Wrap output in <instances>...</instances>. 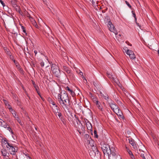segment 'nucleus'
<instances>
[{"label": "nucleus", "mask_w": 159, "mask_h": 159, "mask_svg": "<svg viewBox=\"0 0 159 159\" xmlns=\"http://www.w3.org/2000/svg\"><path fill=\"white\" fill-rule=\"evenodd\" d=\"M57 98L59 103L64 109H68V106L71 104L70 98L65 91L61 92L57 95Z\"/></svg>", "instance_id": "f257e3e1"}, {"label": "nucleus", "mask_w": 159, "mask_h": 159, "mask_svg": "<svg viewBox=\"0 0 159 159\" xmlns=\"http://www.w3.org/2000/svg\"><path fill=\"white\" fill-rule=\"evenodd\" d=\"M51 70L54 75L57 77L60 75V71L59 68L55 64H52L51 65Z\"/></svg>", "instance_id": "f03ea898"}, {"label": "nucleus", "mask_w": 159, "mask_h": 159, "mask_svg": "<svg viewBox=\"0 0 159 159\" xmlns=\"http://www.w3.org/2000/svg\"><path fill=\"white\" fill-rule=\"evenodd\" d=\"M111 147H110L109 145L104 144L102 147V149L104 154H107L108 155L109 158L110 159L111 156H110Z\"/></svg>", "instance_id": "7ed1b4c3"}, {"label": "nucleus", "mask_w": 159, "mask_h": 159, "mask_svg": "<svg viewBox=\"0 0 159 159\" xmlns=\"http://www.w3.org/2000/svg\"><path fill=\"white\" fill-rule=\"evenodd\" d=\"M111 155L114 159H121L120 155L118 154L115 148L112 146L111 147L110 156H111Z\"/></svg>", "instance_id": "20e7f679"}, {"label": "nucleus", "mask_w": 159, "mask_h": 159, "mask_svg": "<svg viewBox=\"0 0 159 159\" xmlns=\"http://www.w3.org/2000/svg\"><path fill=\"white\" fill-rule=\"evenodd\" d=\"M8 148H7L9 150L10 153L11 155H15L17 152V150L13 146V144L12 143L8 144Z\"/></svg>", "instance_id": "39448f33"}, {"label": "nucleus", "mask_w": 159, "mask_h": 159, "mask_svg": "<svg viewBox=\"0 0 159 159\" xmlns=\"http://www.w3.org/2000/svg\"><path fill=\"white\" fill-rule=\"evenodd\" d=\"M106 23H107V22ZM107 23V26L109 28V30L113 32L115 34H116L117 31L116 30L113 24H112L110 20L108 21Z\"/></svg>", "instance_id": "423d86ee"}, {"label": "nucleus", "mask_w": 159, "mask_h": 159, "mask_svg": "<svg viewBox=\"0 0 159 159\" xmlns=\"http://www.w3.org/2000/svg\"><path fill=\"white\" fill-rule=\"evenodd\" d=\"M63 70L66 72L67 74V76L70 78H73L74 77V75L71 72L69 68L65 66H63Z\"/></svg>", "instance_id": "0eeeda50"}, {"label": "nucleus", "mask_w": 159, "mask_h": 159, "mask_svg": "<svg viewBox=\"0 0 159 159\" xmlns=\"http://www.w3.org/2000/svg\"><path fill=\"white\" fill-rule=\"evenodd\" d=\"M108 103L111 108L114 112L119 108L118 106L113 101L111 100Z\"/></svg>", "instance_id": "6e6552de"}, {"label": "nucleus", "mask_w": 159, "mask_h": 159, "mask_svg": "<svg viewBox=\"0 0 159 159\" xmlns=\"http://www.w3.org/2000/svg\"><path fill=\"white\" fill-rule=\"evenodd\" d=\"M93 102L96 105L98 109L100 110L103 113L104 109L102 106H101V103L96 98H94Z\"/></svg>", "instance_id": "1a4fd4ad"}, {"label": "nucleus", "mask_w": 159, "mask_h": 159, "mask_svg": "<svg viewBox=\"0 0 159 159\" xmlns=\"http://www.w3.org/2000/svg\"><path fill=\"white\" fill-rule=\"evenodd\" d=\"M53 105L52 107V108L54 113H58V111H59V107L56 105V104H53Z\"/></svg>", "instance_id": "9d476101"}, {"label": "nucleus", "mask_w": 159, "mask_h": 159, "mask_svg": "<svg viewBox=\"0 0 159 159\" xmlns=\"http://www.w3.org/2000/svg\"><path fill=\"white\" fill-rule=\"evenodd\" d=\"M1 152L2 155L4 157H7L6 158L7 159L9 158V153H8L6 149H2Z\"/></svg>", "instance_id": "9b49d317"}, {"label": "nucleus", "mask_w": 159, "mask_h": 159, "mask_svg": "<svg viewBox=\"0 0 159 159\" xmlns=\"http://www.w3.org/2000/svg\"><path fill=\"white\" fill-rule=\"evenodd\" d=\"M75 120H76V121L77 122V121H78L80 123V126L81 127V129L82 131H84V128L83 126V125L81 123L80 121L79 120L78 117L76 115H75Z\"/></svg>", "instance_id": "f8f14e48"}, {"label": "nucleus", "mask_w": 159, "mask_h": 159, "mask_svg": "<svg viewBox=\"0 0 159 159\" xmlns=\"http://www.w3.org/2000/svg\"><path fill=\"white\" fill-rule=\"evenodd\" d=\"M86 125L87 127V129L88 130H90L91 131H92V125L89 122V121H87V122L86 123Z\"/></svg>", "instance_id": "ddd939ff"}, {"label": "nucleus", "mask_w": 159, "mask_h": 159, "mask_svg": "<svg viewBox=\"0 0 159 159\" xmlns=\"http://www.w3.org/2000/svg\"><path fill=\"white\" fill-rule=\"evenodd\" d=\"M11 143H9L7 140H6L5 139H3L2 140V144L3 145H4V146H5L7 148H8V144H10Z\"/></svg>", "instance_id": "4468645a"}, {"label": "nucleus", "mask_w": 159, "mask_h": 159, "mask_svg": "<svg viewBox=\"0 0 159 159\" xmlns=\"http://www.w3.org/2000/svg\"><path fill=\"white\" fill-rule=\"evenodd\" d=\"M92 147V149L94 152V153H95V154H98L99 153V151L98 149L97 148V147L94 146V145H93L92 146V145H91Z\"/></svg>", "instance_id": "2eb2a0df"}, {"label": "nucleus", "mask_w": 159, "mask_h": 159, "mask_svg": "<svg viewBox=\"0 0 159 159\" xmlns=\"http://www.w3.org/2000/svg\"><path fill=\"white\" fill-rule=\"evenodd\" d=\"M3 101L4 102L6 106L7 107V108L9 109V110H10L12 109L11 107L10 106V104L8 103V102L7 100H4Z\"/></svg>", "instance_id": "dca6fc26"}, {"label": "nucleus", "mask_w": 159, "mask_h": 159, "mask_svg": "<svg viewBox=\"0 0 159 159\" xmlns=\"http://www.w3.org/2000/svg\"><path fill=\"white\" fill-rule=\"evenodd\" d=\"M10 111L12 114L13 116L15 118L18 116V115L16 114V112L15 111L13 110V109H12L11 110H10Z\"/></svg>", "instance_id": "f3484780"}, {"label": "nucleus", "mask_w": 159, "mask_h": 159, "mask_svg": "<svg viewBox=\"0 0 159 159\" xmlns=\"http://www.w3.org/2000/svg\"><path fill=\"white\" fill-rule=\"evenodd\" d=\"M32 22L33 25L37 28L39 29V27L37 25V23L35 21L34 19H32V20L31 21Z\"/></svg>", "instance_id": "a211bd4d"}, {"label": "nucleus", "mask_w": 159, "mask_h": 159, "mask_svg": "<svg viewBox=\"0 0 159 159\" xmlns=\"http://www.w3.org/2000/svg\"><path fill=\"white\" fill-rule=\"evenodd\" d=\"M24 14L25 15H26L29 18L30 20L31 21L32 20V19H33L30 16V15L26 11H25Z\"/></svg>", "instance_id": "6ab92c4d"}, {"label": "nucleus", "mask_w": 159, "mask_h": 159, "mask_svg": "<svg viewBox=\"0 0 159 159\" xmlns=\"http://www.w3.org/2000/svg\"><path fill=\"white\" fill-rule=\"evenodd\" d=\"M7 126H8V125L3 120L2 121V125L0 126L6 128L7 127Z\"/></svg>", "instance_id": "aec40b11"}, {"label": "nucleus", "mask_w": 159, "mask_h": 159, "mask_svg": "<svg viewBox=\"0 0 159 159\" xmlns=\"http://www.w3.org/2000/svg\"><path fill=\"white\" fill-rule=\"evenodd\" d=\"M90 1L92 3L93 5L94 6L96 7L97 6L98 0H91V1Z\"/></svg>", "instance_id": "412c9836"}, {"label": "nucleus", "mask_w": 159, "mask_h": 159, "mask_svg": "<svg viewBox=\"0 0 159 159\" xmlns=\"http://www.w3.org/2000/svg\"><path fill=\"white\" fill-rule=\"evenodd\" d=\"M114 112H115L117 115V116L120 115V114H122V113L119 108H118L117 110H115Z\"/></svg>", "instance_id": "4be33fe9"}, {"label": "nucleus", "mask_w": 159, "mask_h": 159, "mask_svg": "<svg viewBox=\"0 0 159 159\" xmlns=\"http://www.w3.org/2000/svg\"><path fill=\"white\" fill-rule=\"evenodd\" d=\"M48 100L49 103L50 104H52V106L54 105L53 104H56L55 102H54L50 98H48Z\"/></svg>", "instance_id": "5701e85b"}, {"label": "nucleus", "mask_w": 159, "mask_h": 159, "mask_svg": "<svg viewBox=\"0 0 159 159\" xmlns=\"http://www.w3.org/2000/svg\"><path fill=\"white\" fill-rule=\"evenodd\" d=\"M134 52L133 51H132L131 50H129V49H128L127 50V51H126V54L129 55L130 56V55L132 53H133V52Z\"/></svg>", "instance_id": "b1692460"}, {"label": "nucleus", "mask_w": 159, "mask_h": 159, "mask_svg": "<svg viewBox=\"0 0 159 159\" xmlns=\"http://www.w3.org/2000/svg\"><path fill=\"white\" fill-rule=\"evenodd\" d=\"M129 143L134 147L136 145V144L133 140H129Z\"/></svg>", "instance_id": "393cba45"}, {"label": "nucleus", "mask_w": 159, "mask_h": 159, "mask_svg": "<svg viewBox=\"0 0 159 159\" xmlns=\"http://www.w3.org/2000/svg\"><path fill=\"white\" fill-rule=\"evenodd\" d=\"M129 57L131 59H134L135 58V56L134 55V52L133 53L131 54L129 56Z\"/></svg>", "instance_id": "a878e982"}, {"label": "nucleus", "mask_w": 159, "mask_h": 159, "mask_svg": "<svg viewBox=\"0 0 159 159\" xmlns=\"http://www.w3.org/2000/svg\"><path fill=\"white\" fill-rule=\"evenodd\" d=\"M13 7H14L16 11H18V10H19V9L20 8L16 4H14Z\"/></svg>", "instance_id": "bb28decb"}, {"label": "nucleus", "mask_w": 159, "mask_h": 159, "mask_svg": "<svg viewBox=\"0 0 159 159\" xmlns=\"http://www.w3.org/2000/svg\"><path fill=\"white\" fill-rule=\"evenodd\" d=\"M6 128H7V129L9 130V132H10L12 134H13V132L12 130H11V128L8 125V126H7V127Z\"/></svg>", "instance_id": "cd10ccee"}, {"label": "nucleus", "mask_w": 159, "mask_h": 159, "mask_svg": "<svg viewBox=\"0 0 159 159\" xmlns=\"http://www.w3.org/2000/svg\"><path fill=\"white\" fill-rule=\"evenodd\" d=\"M147 155L145 154H143L142 153L141 154V155H140V157H141L142 159H146V157Z\"/></svg>", "instance_id": "c85d7f7f"}, {"label": "nucleus", "mask_w": 159, "mask_h": 159, "mask_svg": "<svg viewBox=\"0 0 159 159\" xmlns=\"http://www.w3.org/2000/svg\"><path fill=\"white\" fill-rule=\"evenodd\" d=\"M94 137L96 138H98V135L97 134V131L96 130H94Z\"/></svg>", "instance_id": "c756f323"}, {"label": "nucleus", "mask_w": 159, "mask_h": 159, "mask_svg": "<svg viewBox=\"0 0 159 159\" xmlns=\"http://www.w3.org/2000/svg\"><path fill=\"white\" fill-rule=\"evenodd\" d=\"M138 153L140 155H141V153L144 154H145L143 151L140 150V149H139V151L138 152Z\"/></svg>", "instance_id": "7c9ffc66"}, {"label": "nucleus", "mask_w": 159, "mask_h": 159, "mask_svg": "<svg viewBox=\"0 0 159 159\" xmlns=\"http://www.w3.org/2000/svg\"><path fill=\"white\" fill-rule=\"evenodd\" d=\"M117 34H116V37L118 39H121L122 38V36L120 34H118L117 33H116Z\"/></svg>", "instance_id": "2f4dec72"}, {"label": "nucleus", "mask_w": 159, "mask_h": 159, "mask_svg": "<svg viewBox=\"0 0 159 159\" xmlns=\"http://www.w3.org/2000/svg\"><path fill=\"white\" fill-rule=\"evenodd\" d=\"M56 115V116L57 115L59 118H60V117L61 116V114L60 112L59 111H58V113H55Z\"/></svg>", "instance_id": "473e14b6"}, {"label": "nucleus", "mask_w": 159, "mask_h": 159, "mask_svg": "<svg viewBox=\"0 0 159 159\" xmlns=\"http://www.w3.org/2000/svg\"><path fill=\"white\" fill-rule=\"evenodd\" d=\"M21 28L23 30V32L26 33V30L25 27L23 26H21Z\"/></svg>", "instance_id": "72a5a7b5"}, {"label": "nucleus", "mask_w": 159, "mask_h": 159, "mask_svg": "<svg viewBox=\"0 0 159 159\" xmlns=\"http://www.w3.org/2000/svg\"><path fill=\"white\" fill-rule=\"evenodd\" d=\"M127 151L128 152V154L130 156H131V155H132V154H133L132 152L129 149H128L127 150Z\"/></svg>", "instance_id": "f704fd0d"}, {"label": "nucleus", "mask_w": 159, "mask_h": 159, "mask_svg": "<svg viewBox=\"0 0 159 159\" xmlns=\"http://www.w3.org/2000/svg\"><path fill=\"white\" fill-rule=\"evenodd\" d=\"M125 2L129 8H131V6L127 1H126Z\"/></svg>", "instance_id": "c9c22d12"}, {"label": "nucleus", "mask_w": 159, "mask_h": 159, "mask_svg": "<svg viewBox=\"0 0 159 159\" xmlns=\"http://www.w3.org/2000/svg\"><path fill=\"white\" fill-rule=\"evenodd\" d=\"M17 12H18L22 16L23 14V12L21 11V10L20 8L19 9V10H18V11H17Z\"/></svg>", "instance_id": "e433bc0d"}, {"label": "nucleus", "mask_w": 159, "mask_h": 159, "mask_svg": "<svg viewBox=\"0 0 159 159\" xmlns=\"http://www.w3.org/2000/svg\"><path fill=\"white\" fill-rule=\"evenodd\" d=\"M118 116H119V117L120 118H121V119H124V117L123 116V115L122 113V114H120V115H118Z\"/></svg>", "instance_id": "4c0bfd02"}, {"label": "nucleus", "mask_w": 159, "mask_h": 159, "mask_svg": "<svg viewBox=\"0 0 159 159\" xmlns=\"http://www.w3.org/2000/svg\"><path fill=\"white\" fill-rule=\"evenodd\" d=\"M66 89L67 90L70 92V93L72 91V90L70 89L68 86L66 87Z\"/></svg>", "instance_id": "58836bf2"}, {"label": "nucleus", "mask_w": 159, "mask_h": 159, "mask_svg": "<svg viewBox=\"0 0 159 159\" xmlns=\"http://www.w3.org/2000/svg\"><path fill=\"white\" fill-rule=\"evenodd\" d=\"M80 75H82L83 76L82 78L83 79H84V80H85L86 81H87L85 79V78H84V76H83V73L82 72H80Z\"/></svg>", "instance_id": "ea45409f"}, {"label": "nucleus", "mask_w": 159, "mask_h": 159, "mask_svg": "<svg viewBox=\"0 0 159 159\" xmlns=\"http://www.w3.org/2000/svg\"><path fill=\"white\" fill-rule=\"evenodd\" d=\"M40 65H41V66L42 67H43L44 66V63L43 61H42V62H41Z\"/></svg>", "instance_id": "a19ab883"}, {"label": "nucleus", "mask_w": 159, "mask_h": 159, "mask_svg": "<svg viewBox=\"0 0 159 159\" xmlns=\"http://www.w3.org/2000/svg\"><path fill=\"white\" fill-rule=\"evenodd\" d=\"M71 95L73 97L75 95V93L72 90L70 93Z\"/></svg>", "instance_id": "79ce46f5"}, {"label": "nucleus", "mask_w": 159, "mask_h": 159, "mask_svg": "<svg viewBox=\"0 0 159 159\" xmlns=\"http://www.w3.org/2000/svg\"><path fill=\"white\" fill-rule=\"evenodd\" d=\"M130 157L131 159H135V158L133 154L130 156Z\"/></svg>", "instance_id": "37998d69"}, {"label": "nucleus", "mask_w": 159, "mask_h": 159, "mask_svg": "<svg viewBox=\"0 0 159 159\" xmlns=\"http://www.w3.org/2000/svg\"><path fill=\"white\" fill-rule=\"evenodd\" d=\"M16 119L17 120V121L18 122H20V121L21 120L19 118V117L18 116L16 117Z\"/></svg>", "instance_id": "c03bdc74"}, {"label": "nucleus", "mask_w": 159, "mask_h": 159, "mask_svg": "<svg viewBox=\"0 0 159 159\" xmlns=\"http://www.w3.org/2000/svg\"><path fill=\"white\" fill-rule=\"evenodd\" d=\"M90 140H88V142H89V144H90L91 143H92L93 142V140L90 139Z\"/></svg>", "instance_id": "a18cd8bd"}, {"label": "nucleus", "mask_w": 159, "mask_h": 159, "mask_svg": "<svg viewBox=\"0 0 159 159\" xmlns=\"http://www.w3.org/2000/svg\"><path fill=\"white\" fill-rule=\"evenodd\" d=\"M132 12L133 13V16L134 17V18H135V17H136V16L135 13L133 11H132Z\"/></svg>", "instance_id": "49530a36"}, {"label": "nucleus", "mask_w": 159, "mask_h": 159, "mask_svg": "<svg viewBox=\"0 0 159 159\" xmlns=\"http://www.w3.org/2000/svg\"><path fill=\"white\" fill-rule=\"evenodd\" d=\"M0 2L3 7L5 6V4L2 1Z\"/></svg>", "instance_id": "de8ad7c7"}, {"label": "nucleus", "mask_w": 159, "mask_h": 159, "mask_svg": "<svg viewBox=\"0 0 159 159\" xmlns=\"http://www.w3.org/2000/svg\"><path fill=\"white\" fill-rule=\"evenodd\" d=\"M16 66H17V67H18V69L19 68V70H20V71H22L23 70L22 69L20 68V66H18H18L17 65H16Z\"/></svg>", "instance_id": "09e8293b"}, {"label": "nucleus", "mask_w": 159, "mask_h": 159, "mask_svg": "<svg viewBox=\"0 0 159 159\" xmlns=\"http://www.w3.org/2000/svg\"><path fill=\"white\" fill-rule=\"evenodd\" d=\"M104 98L106 100H107L108 99V96H105Z\"/></svg>", "instance_id": "8fccbe9b"}, {"label": "nucleus", "mask_w": 159, "mask_h": 159, "mask_svg": "<svg viewBox=\"0 0 159 159\" xmlns=\"http://www.w3.org/2000/svg\"><path fill=\"white\" fill-rule=\"evenodd\" d=\"M77 131H78V132H79V133L80 134H81V132L80 131V129H79V128H77Z\"/></svg>", "instance_id": "3c124183"}, {"label": "nucleus", "mask_w": 159, "mask_h": 159, "mask_svg": "<svg viewBox=\"0 0 159 159\" xmlns=\"http://www.w3.org/2000/svg\"><path fill=\"white\" fill-rule=\"evenodd\" d=\"M2 120L0 119V126L2 125Z\"/></svg>", "instance_id": "603ef678"}, {"label": "nucleus", "mask_w": 159, "mask_h": 159, "mask_svg": "<svg viewBox=\"0 0 159 159\" xmlns=\"http://www.w3.org/2000/svg\"><path fill=\"white\" fill-rule=\"evenodd\" d=\"M85 136L86 138H88L89 137V136L88 134H85Z\"/></svg>", "instance_id": "864d4df0"}, {"label": "nucleus", "mask_w": 159, "mask_h": 159, "mask_svg": "<svg viewBox=\"0 0 159 159\" xmlns=\"http://www.w3.org/2000/svg\"><path fill=\"white\" fill-rule=\"evenodd\" d=\"M5 117L7 119L9 118V116L8 115H7L6 116H5Z\"/></svg>", "instance_id": "5fc2aeb1"}, {"label": "nucleus", "mask_w": 159, "mask_h": 159, "mask_svg": "<svg viewBox=\"0 0 159 159\" xmlns=\"http://www.w3.org/2000/svg\"><path fill=\"white\" fill-rule=\"evenodd\" d=\"M34 53L35 54V55H36L37 54V51H36V50H34Z\"/></svg>", "instance_id": "6e6d98bb"}, {"label": "nucleus", "mask_w": 159, "mask_h": 159, "mask_svg": "<svg viewBox=\"0 0 159 159\" xmlns=\"http://www.w3.org/2000/svg\"><path fill=\"white\" fill-rule=\"evenodd\" d=\"M34 87L35 88V89H36V90L37 91H38V87H37L36 86H34Z\"/></svg>", "instance_id": "4d7b16f0"}, {"label": "nucleus", "mask_w": 159, "mask_h": 159, "mask_svg": "<svg viewBox=\"0 0 159 159\" xmlns=\"http://www.w3.org/2000/svg\"><path fill=\"white\" fill-rule=\"evenodd\" d=\"M136 24L137 25H138V26H139L140 28V25H139V23H137V22H136Z\"/></svg>", "instance_id": "13d9d810"}, {"label": "nucleus", "mask_w": 159, "mask_h": 159, "mask_svg": "<svg viewBox=\"0 0 159 159\" xmlns=\"http://www.w3.org/2000/svg\"><path fill=\"white\" fill-rule=\"evenodd\" d=\"M18 123L20 124L21 125H22V123L21 122V120L20 121V122H19Z\"/></svg>", "instance_id": "bf43d9fd"}, {"label": "nucleus", "mask_w": 159, "mask_h": 159, "mask_svg": "<svg viewBox=\"0 0 159 159\" xmlns=\"http://www.w3.org/2000/svg\"><path fill=\"white\" fill-rule=\"evenodd\" d=\"M135 18V21L136 22H137V18H136V17H135V18Z\"/></svg>", "instance_id": "052dcab7"}, {"label": "nucleus", "mask_w": 159, "mask_h": 159, "mask_svg": "<svg viewBox=\"0 0 159 159\" xmlns=\"http://www.w3.org/2000/svg\"><path fill=\"white\" fill-rule=\"evenodd\" d=\"M33 84L34 85V86H36V84H35V83H34V82L33 83Z\"/></svg>", "instance_id": "680f3d73"}, {"label": "nucleus", "mask_w": 159, "mask_h": 159, "mask_svg": "<svg viewBox=\"0 0 159 159\" xmlns=\"http://www.w3.org/2000/svg\"><path fill=\"white\" fill-rule=\"evenodd\" d=\"M111 75H108V77H109L111 78Z\"/></svg>", "instance_id": "e2e57ef3"}, {"label": "nucleus", "mask_w": 159, "mask_h": 159, "mask_svg": "<svg viewBox=\"0 0 159 159\" xmlns=\"http://www.w3.org/2000/svg\"><path fill=\"white\" fill-rule=\"evenodd\" d=\"M89 94H90V95H91L92 97V93H90Z\"/></svg>", "instance_id": "0e129e2a"}, {"label": "nucleus", "mask_w": 159, "mask_h": 159, "mask_svg": "<svg viewBox=\"0 0 159 159\" xmlns=\"http://www.w3.org/2000/svg\"><path fill=\"white\" fill-rule=\"evenodd\" d=\"M77 123L78 125H79V124H80V123H79V122L78 121H77Z\"/></svg>", "instance_id": "69168bd1"}, {"label": "nucleus", "mask_w": 159, "mask_h": 159, "mask_svg": "<svg viewBox=\"0 0 159 159\" xmlns=\"http://www.w3.org/2000/svg\"><path fill=\"white\" fill-rule=\"evenodd\" d=\"M121 103V102L120 101H119L118 102V103Z\"/></svg>", "instance_id": "338daca9"}, {"label": "nucleus", "mask_w": 159, "mask_h": 159, "mask_svg": "<svg viewBox=\"0 0 159 159\" xmlns=\"http://www.w3.org/2000/svg\"><path fill=\"white\" fill-rule=\"evenodd\" d=\"M158 54L159 55V50H158Z\"/></svg>", "instance_id": "774afa93"}]
</instances>
